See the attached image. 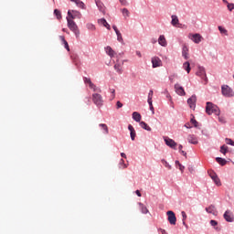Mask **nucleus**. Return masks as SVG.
Here are the masks:
<instances>
[{
  "label": "nucleus",
  "mask_w": 234,
  "mask_h": 234,
  "mask_svg": "<svg viewBox=\"0 0 234 234\" xmlns=\"http://www.w3.org/2000/svg\"><path fill=\"white\" fill-rule=\"evenodd\" d=\"M206 112L207 113V115H211L213 113H215L217 116L220 115V110L218 106H216V104H213L209 101L207 102Z\"/></svg>",
  "instance_id": "obj_1"
},
{
  "label": "nucleus",
  "mask_w": 234,
  "mask_h": 234,
  "mask_svg": "<svg viewBox=\"0 0 234 234\" xmlns=\"http://www.w3.org/2000/svg\"><path fill=\"white\" fill-rule=\"evenodd\" d=\"M66 20L68 21V27L70 29V31L74 33L76 38H79L80 32L76 22L74 20L69 19V17H66Z\"/></svg>",
  "instance_id": "obj_2"
},
{
  "label": "nucleus",
  "mask_w": 234,
  "mask_h": 234,
  "mask_svg": "<svg viewBox=\"0 0 234 234\" xmlns=\"http://www.w3.org/2000/svg\"><path fill=\"white\" fill-rule=\"evenodd\" d=\"M92 101L97 108H101L103 105V98L99 93L92 94Z\"/></svg>",
  "instance_id": "obj_3"
},
{
  "label": "nucleus",
  "mask_w": 234,
  "mask_h": 234,
  "mask_svg": "<svg viewBox=\"0 0 234 234\" xmlns=\"http://www.w3.org/2000/svg\"><path fill=\"white\" fill-rule=\"evenodd\" d=\"M222 94L226 98H231L234 96V91L228 85H223L222 86Z\"/></svg>",
  "instance_id": "obj_4"
},
{
  "label": "nucleus",
  "mask_w": 234,
  "mask_h": 234,
  "mask_svg": "<svg viewBox=\"0 0 234 234\" xmlns=\"http://www.w3.org/2000/svg\"><path fill=\"white\" fill-rule=\"evenodd\" d=\"M167 220L171 225H176L177 218L172 210L166 212Z\"/></svg>",
  "instance_id": "obj_5"
},
{
  "label": "nucleus",
  "mask_w": 234,
  "mask_h": 234,
  "mask_svg": "<svg viewBox=\"0 0 234 234\" xmlns=\"http://www.w3.org/2000/svg\"><path fill=\"white\" fill-rule=\"evenodd\" d=\"M197 95H192L187 99V104L190 109L195 110L197 108Z\"/></svg>",
  "instance_id": "obj_6"
},
{
  "label": "nucleus",
  "mask_w": 234,
  "mask_h": 234,
  "mask_svg": "<svg viewBox=\"0 0 234 234\" xmlns=\"http://www.w3.org/2000/svg\"><path fill=\"white\" fill-rule=\"evenodd\" d=\"M68 17L69 19H76V18H79L80 19L81 18V13L80 11H76V10H69L68 11Z\"/></svg>",
  "instance_id": "obj_7"
},
{
  "label": "nucleus",
  "mask_w": 234,
  "mask_h": 234,
  "mask_svg": "<svg viewBox=\"0 0 234 234\" xmlns=\"http://www.w3.org/2000/svg\"><path fill=\"white\" fill-rule=\"evenodd\" d=\"M196 74H197V76L201 78L205 82H207V76L206 75L205 68L198 67V69Z\"/></svg>",
  "instance_id": "obj_8"
},
{
  "label": "nucleus",
  "mask_w": 234,
  "mask_h": 234,
  "mask_svg": "<svg viewBox=\"0 0 234 234\" xmlns=\"http://www.w3.org/2000/svg\"><path fill=\"white\" fill-rule=\"evenodd\" d=\"M208 176H210V178H212L216 186H221V182L218 176H217L213 170L208 172Z\"/></svg>",
  "instance_id": "obj_9"
},
{
  "label": "nucleus",
  "mask_w": 234,
  "mask_h": 234,
  "mask_svg": "<svg viewBox=\"0 0 234 234\" xmlns=\"http://www.w3.org/2000/svg\"><path fill=\"white\" fill-rule=\"evenodd\" d=\"M165 143L166 146L170 147L171 149H176L177 143L168 137H165Z\"/></svg>",
  "instance_id": "obj_10"
},
{
  "label": "nucleus",
  "mask_w": 234,
  "mask_h": 234,
  "mask_svg": "<svg viewBox=\"0 0 234 234\" xmlns=\"http://www.w3.org/2000/svg\"><path fill=\"white\" fill-rule=\"evenodd\" d=\"M174 89L177 95H179V96L186 95L185 90H184L183 86H180V84H178V83L175 84Z\"/></svg>",
  "instance_id": "obj_11"
},
{
  "label": "nucleus",
  "mask_w": 234,
  "mask_h": 234,
  "mask_svg": "<svg viewBox=\"0 0 234 234\" xmlns=\"http://www.w3.org/2000/svg\"><path fill=\"white\" fill-rule=\"evenodd\" d=\"M187 142L190 144L197 145L198 144V137L195 134H188Z\"/></svg>",
  "instance_id": "obj_12"
},
{
  "label": "nucleus",
  "mask_w": 234,
  "mask_h": 234,
  "mask_svg": "<svg viewBox=\"0 0 234 234\" xmlns=\"http://www.w3.org/2000/svg\"><path fill=\"white\" fill-rule=\"evenodd\" d=\"M224 218L229 223H232L234 221V216L230 210H226L224 213Z\"/></svg>",
  "instance_id": "obj_13"
},
{
  "label": "nucleus",
  "mask_w": 234,
  "mask_h": 234,
  "mask_svg": "<svg viewBox=\"0 0 234 234\" xmlns=\"http://www.w3.org/2000/svg\"><path fill=\"white\" fill-rule=\"evenodd\" d=\"M202 36L200 35V34H198V33H196V34H194L193 36H192V38H190V39H192V41L195 43V44H197V45H198V44H200V42L202 41Z\"/></svg>",
  "instance_id": "obj_14"
},
{
  "label": "nucleus",
  "mask_w": 234,
  "mask_h": 234,
  "mask_svg": "<svg viewBox=\"0 0 234 234\" xmlns=\"http://www.w3.org/2000/svg\"><path fill=\"white\" fill-rule=\"evenodd\" d=\"M161 63H162V60L158 57H154L152 58V64L154 69L160 67Z\"/></svg>",
  "instance_id": "obj_15"
},
{
  "label": "nucleus",
  "mask_w": 234,
  "mask_h": 234,
  "mask_svg": "<svg viewBox=\"0 0 234 234\" xmlns=\"http://www.w3.org/2000/svg\"><path fill=\"white\" fill-rule=\"evenodd\" d=\"M206 212L209 215H216L217 209L214 205H210L208 207L205 208Z\"/></svg>",
  "instance_id": "obj_16"
},
{
  "label": "nucleus",
  "mask_w": 234,
  "mask_h": 234,
  "mask_svg": "<svg viewBox=\"0 0 234 234\" xmlns=\"http://www.w3.org/2000/svg\"><path fill=\"white\" fill-rule=\"evenodd\" d=\"M158 45H161L162 47H167V40L164 35L159 36Z\"/></svg>",
  "instance_id": "obj_17"
},
{
  "label": "nucleus",
  "mask_w": 234,
  "mask_h": 234,
  "mask_svg": "<svg viewBox=\"0 0 234 234\" xmlns=\"http://www.w3.org/2000/svg\"><path fill=\"white\" fill-rule=\"evenodd\" d=\"M70 2H73L77 7L81 9H86V5L84 2H81L80 0H70Z\"/></svg>",
  "instance_id": "obj_18"
},
{
  "label": "nucleus",
  "mask_w": 234,
  "mask_h": 234,
  "mask_svg": "<svg viewBox=\"0 0 234 234\" xmlns=\"http://www.w3.org/2000/svg\"><path fill=\"white\" fill-rule=\"evenodd\" d=\"M128 130L131 132V139L132 141H134L136 138V131H134V128L133 127L132 124H128Z\"/></svg>",
  "instance_id": "obj_19"
},
{
  "label": "nucleus",
  "mask_w": 234,
  "mask_h": 234,
  "mask_svg": "<svg viewBox=\"0 0 234 234\" xmlns=\"http://www.w3.org/2000/svg\"><path fill=\"white\" fill-rule=\"evenodd\" d=\"M105 53L108 54L111 58H113L115 56L114 49H112L110 46L105 48Z\"/></svg>",
  "instance_id": "obj_20"
},
{
  "label": "nucleus",
  "mask_w": 234,
  "mask_h": 234,
  "mask_svg": "<svg viewBox=\"0 0 234 234\" xmlns=\"http://www.w3.org/2000/svg\"><path fill=\"white\" fill-rule=\"evenodd\" d=\"M99 24L105 27L106 29L111 30V26L109 25V23L107 22V20L105 18L100 19Z\"/></svg>",
  "instance_id": "obj_21"
},
{
  "label": "nucleus",
  "mask_w": 234,
  "mask_h": 234,
  "mask_svg": "<svg viewBox=\"0 0 234 234\" xmlns=\"http://www.w3.org/2000/svg\"><path fill=\"white\" fill-rule=\"evenodd\" d=\"M122 64H123V62L122 64L116 63L114 65V70L116 71L117 74H122Z\"/></svg>",
  "instance_id": "obj_22"
},
{
  "label": "nucleus",
  "mask_w": 234,
  "mask_h": 234,
  "mask_svg": "<svg viewBox=\"0 0 234 234\" xmlns=\"http://www.w3.org/2000/svg\"><path fill=\"white\" fill-rule=\"evenodd\" d=\"M133 120H134L137 122H140L142 120V115L139 112H133Z\"/></svg>",
  "instance_id": "obj_23"
},
{
  "label": "nucleus",
  "mask_w": 234,
  "mask_h": 234,
  "mask_svg": "<svg viewBox=\"0 0 234 234\" xmlns=\"http://www.w3.org/2000/svg\"><path fill=\"white\" fill-rule=\"evenodd\" d=\"M216 162L221 166H225L228 164V161L222 157H216Z\"/></svg>",
  "instance_id": "obj_24"
},
{
  "label": "nucleus",
  "mask_w": 234,
  "mask_h": 234,
  "mask_svg": "<svg viewBox=\"0 0 234 234\" xmlns=\"http://www.w3.org/2000/svg\"><path fill=\"white\" fill-rule=\"evenodd\" d=\"M171 17H172L171 25L173 27H176L179 24L178 16L176 15H173Z\"/></svg>",
  "instance_id": "obj_25"
},
{
  "label": "nucleus",
  "mask_w": 234,
  "mask_h": 234,
  "mask_svg": "<svg viewBox=\"0 0 234 234\" xmlns=\"http://www.w3.org/2000/svg\"><path fill=\"white\" fill-rule=\"evenodd\" d=\"M95 4H96L97 8H99V10L101 12H102V13L105 12L104 5H103L102 2L95 0Z\"/></svg>",
  "instance_id": "obj_26"
},
{
  "label": "nucleus",
  "mask_w": 234,
  "mask_h": 234,
  "mask_svg": "<svg viewBox=\"0 0 234 234\" xmlns=\"http://www.w3.org/2000/svg\"><path fill=\"white\" fill-rule=\"evenodd\" d=\"M182 56L185 58V59H188V48L187 46H184L182 49Z\"/></svg>",
  "instance_id": "obj_27"
},
{
  "label": "nucleus",
  "mask_w": 234,
  "mask_h": 234,
  "mask_svg": "<svg viewBox=\"0 0 234 234\" xmlns=\"http://www.w3.org/2000/svg\"><path fill=\"white\" fill-rule=\"evenodd\" d=\"M140 126H141L142 129H144L147 132L152 131V128L145 122H140Z\"/></svg>",
  "instance_id": "obj_28"
},
{
  "label": "nucleus",
  "mask_w": 234,
  "mask_h": 234,
  "mask_svg": "<svg viewBox=\"0 0 234 234\" xmlns=\"http://www.w3.org/2000/svg\"><path fill=\"white\" fill-rule=\"evenodd\" d=\"M139 206H140V209H141L142 214L147 215L149 213L148 208L145 206H144L143 203L140 202Z\"/></svg>",
  "instance_id": "obj_29"
},
{
  "label": "nucleus",
  "mask_w": 234,
  "mask_h": 234,
  "mask_svg": "<svg viewBox=\"0 0 234 234\" xmlns=\"http://www.w3.org/2000/svg\"><path fill=\"white\" fill-rule=\"evenodd\" d=\"M183 68H184V69L186 71L187 74L190 73L191 68H190V63H189L188 61H186V62L183 64Z\"/></svg>",
  "instance_id": "obj_30"
},
{
  "label": "nucleus",
  "mask_w": 234,
  "mask_h": 234,
  "mask_svg": "<svg viewBox=\"0 0 234 234\" xmlns=\"http://www.w3.org/2000/svg\"><path fill=\"white\" fill-rule=\"evenodd\" d=\"M219 153L223 154L224 155H226V154L229 153V146L223 144L220 149H219Z\"/></svg>",
  "instance_id": "obj_31"
},
{
  "label": "nucleus",
  "mask_w": 234,
  "mask_h": 234,
  "mask_svg": "<svg viewBox=\"0 0 234 234\" xmlns=\"http://www.w3.org/2000/svg\"><path fill=\"white\" fill-rule=\"evenodd\" d=\"M218 28L219 33H221L222 35H225V36H229V30L228 29H225L221 26H218Z\"/></svg>",
  "instance_id": "obj_32"
},
{
  "label": "nucleus",
  "mask_w": 234,
  "mask_h": 234,
  "mask_svg": "<svg viewBox=\"0 0 234 234\" xmlns=\"http://www.w3.org/2000/svg\"><path fill=\"white\" fill-rule=\"evenodd\" d=\"M116 36H117V41H119L120 43H123V39H122V34L120 31H117L115 32Z\"/></svg>",
  "instance_id": "obj_33"
},
{
  "label": "nucleus",
  "mask_w": 234,
  "mask_h": 234,
  "mask_svg": "<svg viewBox=\"0 0 234 234\" xmlns=\"http://www.w3.org/2000/svg\"><path fill=\"white\" fill-rule=\"evenodd\" d=\"M86 27H87L89 30H91V31H95V30H96L95 25H93V24H91V23L86 24Z\"/></svg>",
  "instance_id": "obj_34"
},
{
  "label": "nucleus",
  "mask_w": 234,
  "mask_h": 234,
  "mask_svg": "<svg viewBox=\"0 0 234 234\" xmlns=\"http://www.w3.org/2000/svg\"><path fill=\"white\" fill-rule=\"evenodd\" d=\"M54 16H56V17L59 20L61 19L62 16H61V13L59 10L58 9H55L54 12H53Z\"/></svg>",
  "instance_id": "obj_35"
},
{
  "label": "nucleus",
  "mask_w": 234,
  "mask_h": 234,
  "mask_svg": "<svg viewBox=\"0 0 234 234\" xmlns=\"http://www.w3.org/2000/svg\"><path fill=\"white\" fill-rule=\"evenodd\" d=\"M119 166H120V168H122V169L127 168V165L125 164V161H123V159H121V160H120Z\"/></svg>",
  "instance_id": "obj_36"
},
{
  "label": "nucleus",
  "mask_w": 234,
  "mask_h": 234,
  "mask_svg": "<svg viewBox=\"0 0 234 234\" xmlns=\"http://www.w3.org/2000/svg\"><path fill=\"white\" fill-rule=\"evenodd\" d=\"M162 164L165 165V167H167L169 170L172 169V165H169V163L167 161H165V159L162 160Z\"/></svg>",
  "instance_id": "obj_37"
},
{
  "label": "nucleus",
  "mask_w": 234,
  "mask_h": 234,
  "mask_svg": "<svg viewBox=\"0 0 234 234\" xmlns=\"http://www.w3.org/2000/svg\"><path fill=\"white\" fill-rule=\"evenodd\" d=\"M122 13L124 17H129L130 12L127 8L122 9Z\"/></svg>",
  "instance_id": "obj_38"
},
{
  "label": "nucleus",
  "mask_w": 234,
  "mask_h": 234,
  "mask_svg": "<svg viewBox=\"0 0 234 234\" xmlns=\"http://www.w3.org/2000/svg\"><path fill=\"white\" fill-rule=\"evenodd\" d=\"M147 103L150 106V111H152L153 114L154 113V108L153 107V100H147Z\"/></svg>",
  "instance_id": "obj_39"
},
{
  "label": "nucleus",
  "mask_w": 234,
  "mask_h": 234,
  "mask_svg": "<svg viewBox=\"0 0 234 234\" xmlns=\"http://www.w3.org/2000/svg\"><path fill=\"white\" fill-rule=\"evenodd\" d=\"M100 127L105 131L106 134L109 133V128H108L107 124H100Z\"/></svg>",
  "instance_id": "obj_40"
},
{
  "label": "nucleus",
  "mask_w": 234,
  "mask_h": 234,
  "mask_svg": "<svg viewBox=\"0 0 234 234\" xmlns=\"http://www.w3.org/2000/svg\"><path fill=\"white\" fill-rule=\"evenodd\" d=\"M153 95H154V91L153 90H150L147 95V101H153Z\"/></svg>",
  "instance_id": "obj_41"
},
{
  "label": "nucleus",
  "mask_w": 234,
  "mask_h": 234,
  "mask_svg": "<svg viewBox=\"0 0 234 234\" xmlns=\"http://www.w3.org/2000/svg\"><path fill=\"white\" fill-rule=\"evenodd\" d=\"M190 122L194 124L195 128L198 127V122L195 120L194 118L190 119Z\"/></svg>",
  "instance_id": "obj_42"
},
{
  "label": "nucleus",
  "mask_w": 234,
  "mask_h": 234,
  "mask_svg": "<svg viewBox=\"0 0 234 234\" xmlns=\"http://www.w3.org/2000/svg\"><path fill=\"white\" fill-rule=\"evenodd\" d=\"M226 143L227 144L234 147V142L231 139L226 138Z\"/></svg>",
  "instance_id": "obj_43"
},
{
  "label": "nucleus",
  "mask_w": 234,
  "mask_h": 234,
  "mask_svg": "<svg viewBox=\"0 0 234 234\" xmlns=\"http://www.w3.org/2000/svg\"><path fill=\"white\" fill-rule=\"evenodd\" d=\"M229 11H232L234 9V4L233 3H229L227 5Z\"/></svg>",
  "instance_id": "obj_44"
},
{
  "label": "nucleus",
  "mask_w": 234,
  "mask_h": 234,
  "mask_svg": "<svg viewBox=\"0 0 234 234\" xmlns=\"http://www.w3.org/2000/svg\"><path fill=\"white\" fill-rule=\"evenodd\" d=\"M209 224H210V226L215 227V226L218 225V222H217V221L214 220V219H211V220L209 221Z\"/></svg>",
  "instance_id": "obj_45"
},
{
  "label": "nucleus",
  "mask_w": 234,
  "mask_h": 234,
  "mask_svg": "<svg viewBox=\"0 0 234 234\" xmlns=\"http://www.w3.org/2000/svg\"><path fill=\"white\" fill-rule=\"evenodd\" d=\"M175 78H177V74L171 75L170 77H168V80L171 81V83H173Z\"/></svg>",
  "instance_id": "obj_46"
},
{
  "label": "nucleus",
  "mask_w": 234,
  "mask_h": 234,
  "mask_svg": "<svg viewBox=\"0 0 234 234\" xmlns=\"http://www.w3.org/2000/svg\"><path fill=\"white\" fill-rule=\"evenodd\" d=\"M181 215H182V217H183L182 221H186V219H187V215L186 214V212H185V211H182V212H181Z\"/></svg>",
  "instance_id": "obj_47"
},
{
  "label": "nucleus",
  "mask_w": 234,
  "mask_h": 234,
  "mask_svg": "<svg viewBox=\"0 0 234 234\" xmlns=\"http://www.w3.org/2000/svg\"><path fill=\"white\" fill-rule=\"evenodd\" d=\"M64 48L66 50L69 51V47L68 41L63 42Z\"/></svg>",
  "instance_id": "obj_48"
},
{
  "label": "nucleus",
  "mask_w": 234,
  "mask_h": 234,
  "mask_svg": "<svg viewBox=\"0 0 234 234\" xmlns=\"http://www.w3.org/2000/svg\"><path fill=\"white\" fill-rule=\"evenodd\" d=\"M83 80H84V83H88V84L91 83V80L90 78L84 77Z\"/></svg>",
  "instance_id": "obj_49"
},
{
  "label": "nucleus",
  "mask_w": 234,
  "mask_h": 234,
  "mask_svg": "<svg viewBox=\"0 0 234 234\" xmlns=\"http://www.w3.org/2000/svg\"><path fill=\"white\" fill-rule=\"evenodd\" d=\"M218 122H221V123H225L226 122L225 118L222 117V116H218Z\"/></svg>",
  "instance_id": "obj_50"
},
{
  "label": "nucleus",
  "mask_w": 234,
  "mask_h": 234,
  "mask_svg": "<svg viewBox=\"0 0 234 234\" xmlns=\"http://www.w3.org/2000/svg\"><path fill=\"white\" fill-rule=\"evenodd\" d=\"M121 5H123V6H126L127 5V0H119Z\"/></svg>",
  "instance_id": "obj_51"
},
{
  "label": "nucleus",
  "mask_w": 234,
  "mask_h": 234,
  "mask_svg": "<svg viewBox=\"0 0 234 234\" xmlns=\"http://www.w3.org/2000/svg\"><path fill=\"white\" fill-rule=\"evenodd\" d=\"M116 108H117V109L122 108V104L121 101H117V102H116Z\"/></svg>",
  "instance_id": "obj_52"
},
{
  "label": "nucleus",
  "mask_w": 234,
  "mask_h": 234,
  "mask_svg": "<svg viewBox=\"0 0 234 234\" xmlns=\"http://www.w3.org/2000/svg\"><path fill=\"white\" fill-rule=\"evenodd\" d=\"M91 90H93L94 92H101V89L97 86H95V88H92Z\"/></svg>",
  "instance_id": "obj_53"
},
{
  "label": "nucleus",
  "mask_w": 234,
  "mask_h": 234,
  "mask_svg": "<svg viewBox=\"0 0 234 234\" xmlns=\"http://www.w3.org/2000/svg\"><path fill=\"white\" fill-rule=\"evenodd\" d=\"M59 38H60V40H61L62 44H64V43H66V42H67V40L65 39V37L60 36V37H59Z\"/></svg>",
  "instance_id": "obj_54"
},
{
  "label": "nucleus",
  "mask_w": 234,
  "mask_h": 234,
  "mask_svg": "<svg viewBox=\"0 0 234 234\" xmlns=\"http://www.w3.org/2000/svg\"><path fill=\"white\" fill-rule=\"evenodd\" d=\"M90 85V88L92 90V89H95L96 85L92 82L89 83Z\"/></svg>",
  "instance_id": "obj_55"
},
{
  "label": "nucleus",
  "mask_w": 234,
  "mask_h": 234,
  "mask_svg": "<svg viewBox=\"0 0 234 234\" xmlns=\"http://www.w3.org/2000/svg\"><path fill=\"white\" fill-rule=\"evenodd\" d=\"M188 171H189L190 174H193L194 173L193 166H188Z\"/></svg>",
  "instance_id": "obj_56"
},
{
  "label": "nucleus",
  "mask_w": 234,
  "mask_h": 234,
  "mask_svg": "<svg viewBox=\"0 0 234 234\" xmlns=\"http://www.w3.org/2000/svg\"><path fill=\"white\" fill-rule=\"evenodd\" d=\"M112 28H113L115 33L120 32V30L117 28V26H115V25L112 26Z\"/></svg>",
  "instance_id": "obj_57"
},
{
  "label": "nucleus",
  "mask_w": 234,
  "mask_h": 234,
  "mask_svg": "<svg viewBox=\"0 0 234 234\" xmlns=\"http://www.w3.org/2000/svg\"><path fill=\"white\" fill-rule=\"evenodd\" d=\"M178 167H179V170H181L182 173H183V171L185 169V166L181 164V165H178Z\"/></svg>",
  "instance_id": "obj_58"
},
{
  "label": "nucleus",
  "mask_w": 234,
  "mask_h": 234,
  "mask_svg": "<svg viewBox=\"0 0 234 234\" xmlns=\"http://www.w3.org/2000/svg\"><path fill=\"white\" fill-rule=\"evenodd\" d=\"M121 157H122V158H127V155H126L125 153L122 152V153H121Z\"/></svg>",
  "instance_id": "obj_59"
},
{
  "label": "nucleus",
  "mask_w": 234,
  "mask_h": 234,
  "mask_svg": "<svg viewBox=\"0 0 234 234\" xmlns=\"http://www.w3.org/2000/svg\"><path fill=\"white\" fill-rule=\"evenodd\" d=\"M135 194L137 195V197H142L140 190H135Z\"/></svg>",
  "instance_id": "obj_60"
},
{
  "label": "nucleus",
  "mask_w": 234,
  "mask_h": 234,
  "mask_svg": "<svg viewBox=\"0 0 234 234\" xmlns=\"http://www.w3.org/2000/svg\"><path fill=\"white\" fill-rule=\"evenodd\" d=\"M179 153H181L185 157L187 156V153H186V152H184L183 150H182V151H179Z\"/></svg>",
  "instance_id": "obj_61"
},
{
  "label": "nucleus",
  "mask_w": 234,
  "mask_h": 234,
  "mask_svg": "<svg viewBox=\"0 0 234 234\" xmlns=\"http://www.w3.org/2000/svg\"><path fill=\"white\" fill-rule=\"evenodd\" d=\"M151 42H152V44H156V43H157V39H156V38H153V39L151 40Z\"/></svg>",
  "instance_id": "obj_62"
},
{
  "label": "nucleus",
  "mask_w": 234,
  "mask_h": 234,
  "mask_svg": "<svg viewBox=\"0 0 234 234\" xmlns=\"http://www.w3.org/2000/svg\"><path fill=\"white\" fill-rule=\"evenodd\" d=\"M111 92L113 94V98L115 97V89H111Z\"/></svg>",
  "instance_id": "obj_63"
},
{
  "label": "nucleus",
  "mask_w": 234,
  "mask_h": 234,
  "mask_svg": "<svg viewBox=\"0 0 234 234\" xmlns=\"http://www.w3.org/2000/svg\"><path fill=\"white\" fill-rule=\"evenodd\" d=\"M182 149H183V145H182V144H179V145H178V151L181 152V151H183Z\"/></svg>",
  "instance_id": "obj_64"
}]
</instances>
